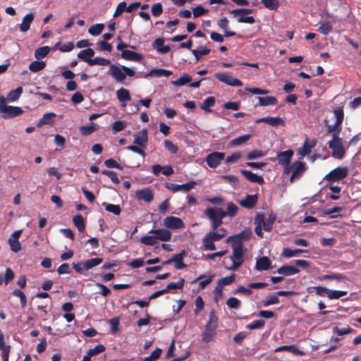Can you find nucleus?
Returning a JSON list of instances; mask_svg holds the SVG:
<instances>
[{"label":"nucleus","instance_id":"nucleus-1","mask_svg":"<svg viewBox=\"0 0 361 361\" xmlns=\"http://www.w3.org/2000/svg\"><path fill=\"white\" fill-rule=\"evenodd\" d=\"M336 122L331 123V119L324 118V123L329 133H332V138L328 142L329 147L332 150V157L335 159H341L345 154V149L343 145L342 138L339 133L342 130V123L344 119V114L342 111H335Z\"/></svg>","mask_w":361,"mask_h":361},{"label":"nucleus","instance_id":"nucleus-2","mask_svg":"<svg viewBox=\"0 0 361 361\" xmlns=\"http://www.w3.org/2000/svg\"><path fill=\"white\" fill-rule=\"evenodd\" d=\"M218 320L215 311L212 310L209 313V320L205 326V331L202 336L203 342L209 343L215 336L218 326Z\"/></svg>","mask_w":361,"mask_h":361},{"label":"nucleus","instance_id":"nucleus-3","mask_svg":"<svg viewBox=\"0 0 361 361\" xmlns=\"http://www.w3.org/2000/svg\"><path fill=\"white\" fill-rule=\"evenodd\" d=\"M204 214L211 221L212 230L216 231L223 224L225 214L222 208L207 207Z\"/></svg>","mask_w":361,"mask_h":361},{"label":"nucleus","instance_id":"nucleus-4","mask_svg":"<svg viewBox=\"0 0 361 361\" xmlns=\"http://www.w3.org/2000/svg\"><path fill=\"white\" fill-rule=\"evenodd\" d=\"M0 112L4 118L8 119L20 115L23 111L20 107L6 105V99L4 96H1Z\"/></svg>","mask_w":361,"mask_h":361},{"label":"nucleus","instance_id":"nucleus-5","mask_svg":"<svg viewBox=\"0 0 361 361\" xmlns=\"http://www.w3.org/2000/svg\"><path fill=\"white\" fill-rule=\"evenodd\" d=\"M233 250V255L231 257L232 265L226 267L228 270H237L243 263L244 257L243 255V247L235 245H231Z\"/></svg>","mask_w":361,"mask_h":361},{"label":"nucleus","instance_id":"nucleus-6","mask_svg":"<svg viewBox=\"0 0 361 361\" xmlns=\"http://www.w3.org/2000/svg\"><path fill=\"white\" fill-rule=\"evenodd\" d=\"M348 174V169L347 167H337L327 173L324 177V180L328 182H336L346 178Z\"/></svg>","mask_w":361,"mask_h":361},{"label":"nucleus","instance_id":"nucleus-7","mask_svg":"<svg viewBox=\"0 0 361 361\" xmlns=\"http://www.w3.org/2000/svg\"><path fill=\"white\" fill-rule=\"evenodd\" d=\"M252 235V232L250 230H244L240 233L237 235H234L233 236H229L227 238V242H231V245H235L238 247H243V240H247L250 238Z\"/></svg>","mask_w":361,"mask_h":361},{"label":"nucleus","instance_id":"nucleus-8","mask_svg":"<svg viewBox=\"0 0 361 361\" xmlns=\"http://www.w3.org/2000/svg\"><path fill=\"white\" fill-rule=\"evenodd\" d=\"M215 78L220 82L231 87H242L243 85L240 80L226 73H217L215 74Z\"/></svg>","mask_w":361,"mask_h":361},{"label":"nucleus","instance_id":"nucleus-9","mask_svg":"<svg viewBox=\"0 0 361 361\" xmlns=\"http://www.w3.org/2000/svg\"><path fill=\"white\" fill-rule=\"evenodd\" d=\"M197 183L194 180L189 181L186 183L182 185L174 184L171 183H166L165 188L168 190H170L173 192H177L178 191H183L184 192H187L194 188Z\"/></svg>","mask_w":361,"mask_h":361},{"label":"nucleus","instance_id":"nucleus-10","mask_svg":"<svg viewBox=\"0 0 361 361\" xmlns=\"http://www.w3.org/2000/svg\"><path fill=\"white\" fill-rule=\"evenodd\" d=\"M220 235L216 233L215 231L212 230L209 232L204 238L203 239V246L204 250H216V246L214 243L215 241L220 240Z\"/></svg>","mask_w":361,"mask_h":361},{"label":"nucleus","instance_id":"nucleus-11","mask_svg":"<svg viewBox=\"0 0 361 361\" xmlns=\"http://www.w3.org/2000/svg\"><path fill=\"white\" fill-rule=\"evenodd\" d=\"M224 157L225 153L215 152L209 154L205 159V161L210 168L216 169L218 166L220 165L221 161L224 159Z\"/></svg>","mask_w":361,"mask_h":361},{"label":"nucleus","instance_id":"nucleus-12","mask_svg":"<svg viewBox=\"0 0 361 361\" xmlns=\"http://www.w3.org/2000/svg\"><path fill=\"white\" fill-rule=\"evenodd\" d=\"M163 225L169 229H181L185 228V224L179 217L169 216L164 219Z\"/></svg>","mask_w":361,"mask_h":361},{"label":"nucleus","instance_id":"nucleus-13","mask_svg":"<svg viewBox=\"0 0 361 361\" xmlns=\"http://www.w3.org/2000/svg\"><path fill=\"white\" fill-rule=\"evenodd\" d=\"M306 171V165L305 162L294 161L293 171L290 178V181L293 183L295 180L299 179Z\"/></svg>","mask_w":361,"mask_h":361},{"label":"nucleus","instance_id":"nucleus-14","mask_svg":"<svg viewBox=\"0 0 361 361\" xmlns=\"http://www.w3.org/2000/svg\"><path fill=\"white\" fill-rule=\"evenodd\" d=\"M186 256L185 250H182L180 253L174 255L171 259L166 260L163 264H169L172 262H175V268L177 269H182L186 267V264L183 263V258Z\"/></svg>","mask_w":361,"mask_h":361},{"label":"nucleus","instance_id":"nucleus-15","mask_svg":"<svg viewBox=\"0 0 361 361\" xmlns=\"http://www.w3.org/2000/svg\"><path fill=\"white\" fill-rule=\"evenodd\" d=\"M148 142L147 129H142L134 134L133 143L140 147L145 148Z\"/></svg>","mask_w":361,"mask_h":361},{"label":"nucleus","instance_id":"nucleus-16","mask_svg":"<svg viewBox=\"0 0 361 361\" xmlns=\"http://www.w3.org/2000/svg\"><path fill=\"white\" fill-rule=\"evenodd\" d=\"M109 74L118 82L123 83L126 80V73L122 69V66L118 67L116 65H111Z\"/></svg>","mask_w":361,"mask_h":361},{"label":"nucleus","instance_id":"nucleus-17","mask_svg":"<svg viewBox=\"0 0 361 361\" xmlns=\"http://www.w3.org/2000/svg\"><path fill=\"white\" fill-rule=\"evenodd\" d=\"M135 196L138 200H143L146 202H151L154 200V194L149 188L136 190Z\"/></svg>","mask_w":361,"mask_h":361},{"label":"nucleus","instance_id":"nucleus-18","mask_svg":"<svg viewBox=\"0 0 361 361\" xmlns=\"http://www.w3.org/2000/svg\"><path fill=\"white\" fill-rule=\"evenodd\" d=\"M294 152L292 149H288L277 154V161L279 165H288L293 157Z\"/></svg>","mask_w":361,"mask_h":361},{"label":"nucleus","instance_id":"nucleus-19","mask_svg":"<svg viewBox=\"0 0 361 361\" xmlns=\"http://www.w3.org/2000/svg\"><path fill=\"white\" fill-rule=\"evenodd\" d=\"M258 201L257 195H247L240 200V205L245 209H251L255 207Z\"/></svg>","mask_w":361,"mask_h":361},{"label":"nucleus","instance_id":"nucleus-20","mask_svg":"<svg viewBox=\"0 0 361 361\" xmlns=\"http://www.w3.org/2000/svg\"><path fill=\"white\" fill-rule=\"evenodd\" d=\"M149 233H153L155 235L157 240L161 241H169L171 238V233L164 228L152 229Z\"/></svg>","mask_w":361,"mask_h":361},{"label":"nucleus","instance_id":"nucleus-21","mask_svg":"<svg viewBox=\"0 0 361 361\" xmlns=\"http://www.w3.org/2000/svg\"><path fill=\"white\" fill-rule=\"evenodd\" d=\"M240 173L245 179L251 183H256L260 185L264 183V178L262 176H258L250 171L242 169L240 170Z\"/></svg>","mask_w":361,"mask_h":361},{"label":"nucleus","instance_id":"nucleus-22","mask_svg":"<svg viewBox=\"0 0 361 361\" xmlns=\"http://www.w3.org/2000/svg\"><path fill=\"white\" fill-rule=\"evenodd\" d=\"M256 123H266L271 126H283L284 124V121L282 118L280 117H263L258 118L255 121Z\"/></svg>","mask_w":361,"mask_h":361},{"label":"nucleus","instance_id":"nucleus-23","mask_svg":"<svg viewBox=\"0 0 361 361\" xmlns=\"http://www.w3.org/2000/svg\"><path fill=\"white\" fill-rule=\"evenodd\" d=\"M271 261L268 257H261L257 259L255 269L258 271H265L271 269Z\"/></svg>","mask_w":361,"mask_h":361},{"label":"nucleus","instance_id":"nucleus-24","mask_svg":"<svg viewBox=\"0 0 361 361\" xmlns=\"http://www.w3.org/2000/svg\"><path fill=\"white\" fill-rule=\"evenodd\" d=\"M228 23H229V21L227 19V18H226V17L220 19L217 23L218 26L221 29L224 30V37H229L237 35L238 37H240V35H237L235 33V32L228 30Z\"/></svg>","mask_w":361,"mask_h":361},{"label":"nucleus","instance_id":"nucleus-25","mask_svg":"<svg viewBox=\"0 0 361 361\" xmlns=\"http://www.w3.org/2000/svg\"><path fill=\"white\" fill-rule=\"evenodd\" d=\"M276 272L284 276H291L298 274L300 272V269L297 267L286 264L279 267L276 270Z\"/></svg>","mask_w":361,"mask_h":361},{"label":"nucleus","instance_id":"nucleus-26","mask_svg":"<svg viewBox=\"0 0 361 361\" xmlns=\"http://www.w3.org/2000/svg\"><path fill=\"white\" fill-rule=\"evenodd\" d=\"M315 145V140H310L308 138H307L304 142L302 147L298 149V154L302 156L308 155L311 152L312 149L314 148Z\"/></svg>","mask_w":361,"mask_h":361},{"label":"nucleus","instance_id":"nucleus-27","mask_svg":"<svg viewBox=\"0 0 361 361\" xmlns=\"http://www.w3.org/2000/svg\"><path fill=\"white\" fill-rule=\"evenodd\" d=\"M152 46L154 49L157 50L158 52L161 54H166L168 53L171 47L169 45H164V38H157L152 43Z\"/></svg>","mask_w":361,"mask_h":361},{"label":"nucleus","instance_id":"nucleus-28","mask_svg":"<svg viewBox=\"0 0 361 361\" xmlns=\"http://www.w3.org/2000/svg\"><path fill=\"white\" fill-rule=\"evenodd\" d=\"M121 57L132 61H140L142 59L141 54L131 50H123L121 53Z\"/></svg>","mask_w":361,"mask_h":361},{"label":"nucleus","instance_id":"nucleus-29","mask_svg":"<svg viewBox=\"0 0 361 361\" xmlns=\"http://www.w3.org/2000/svg\"><path fill=\"white\" fill-rule=\"evenodd\" d=\"M262 223H263V214L258 213L257 214L254 219V224L255 225V232L257 234V235L261 238H263V228L262 226Z\"/></svg>","mask_w":361,"mask_h":361},{"label":"nucleus","instance_id":"nucleus-30","mask_svg":"<svg viewBox=\"0 0 361 361\" xmlns=\"http://www.w3.org/2000/svg\"><path fill=\"white\" fill-rule=\"evenodd\" d=\"M34 18L35 16L32 13L25 15L23 18L21 24L20 25V31L23 32H27L30 29V25L32 23Z\"/></svg>","mask_w":361,"mask_h":361},{"label":"nucleus","instance_id":"nucleus-31","mask_svg":"<svg viewBox=\"0 0 361 361\" xmlns=\"http://www.w3.org/2000/svg\"><path fill=\"white\" fill-rule=\"evenodd\" d=\"M172 74V71L162 69V68H154L152 69L146 76H153L157 78L161 77H169Z\"/></svg>","mask_w":361,"mask_h":361},{"label":"nucleus","instance_id":"nucleus-32","mask_svg":"<svg viewBox=\"0 0 361 361\" xmlns=\"http://www.w3.org/2000/svg\"><path fill=\"white\" fill-rule=\"evenodd\" d=\"M56 114L49 112L43 115L42 118L38 121L37 126L42 127L44 125H52L54 123L53 118L56 117Z\"/></svg>","mask_w":361,"mask_h":361},{"label":"nucleus","instance_id":"nucleus-33","mask_svg":"<svg viewBox=\"0 0 361 361\" xmlns=\"http://www.w3.org/2000/svg\"><path fill=\"white\" fill-rule=\"evenodd\" d=\"M302 252L308 253L309 251L307 250L295 249L292 250L288 247H286L283 250L281 255L286 258H290L293 257L298 256Z\"/></svg>","mask_w":361,"mask_h":361},{"label":"nucleus","instance_id":"nucleus-34","mask_svg":"<svg viewBox=\"0 0 361 361\" xmlns=\"http://www.w3.org/2000/svg\"><path fill=\"white\" fill-rule=\"evenodd\" d=\"M259 103L258 105L267 106L270 105H276L278 102L277 99L275 97H258Z\"/></svg>","mask_w":361,"mask_h":361},{"label":"nucleus","instance_id":"nucleus-35","mask_svg":"<svg viewBox=\"0 0 361 361\" xmlns=\"http://www.w3.org/2000/svg\"><path fill=\"white\" fill-rule=\"evenodd\" d=\"M94 54V51L91 48H87L80 51L78 54V57L88 63L89 60H92L91 57L93 56Z\"/></svg>","mask_w":361,"mask_h":361},{"label":"nucleus","instance_id":"nucleus-36","mask_svg":"<svg viewBox=\"0 0 361 361\" xmlns=\"http://www.w3.org/2000/svg\"><path fill=\"white\" fill-rule=\"evenodd\" d=\"M98 128V126L94 123H91L90 126H82L80 127V133L84 135L87 136L93 133Z\"/></svg>","mask_w":361,"mask_h":361},{"label":"nucleus","instance_id":"nucleus-37","mask_svg":"<svg viewBox=\"0 0 361 361\" xmlns=\"http://www.w3.org/2000/svg\"><path fill=\"white\" fill-rule=\"evenodd\" d=\"M116 95L118 99L121 102H126L131 99L129 91L123 87L117 90Z\"/></svg>","mask_w":361,"mask_h":361},{"label":"nucleus","instance_id":"nucleus-38","mask_svg":"<svg viewBox=\"0 0 361 361\" xmlns=\"http://www.w3.org/2000/svg\"><path fill=\"white\" fill-rule=\"evenodd\" d=\"M73 222L75 226L77 227L78 230L80 232L85 231V223L84 219L81 214H77V215L74 216L73 218Z\"/></svg>","mask_w":361,"mask_h":361},{"label":"nucleus","instance_id":"nucleus-39","mask_svg":"<svg viewBox=\"0 0 361 361\" xmlns=\"http://www.w3.org/2000/svg\"><path fill=\"white\" fill-rule=\"evenodd\" d=\"M102 206L104 207L107 212L113 213L115 215H120L121 213V208L119 204L103 202Z\"/></svg>","mask_w":361,"mask_h":361},{"label":"nucleus","instance_id":"nucleus-40","mask_svg":"<svg viewBox=\"0 0 361 361\" xmlns=\"http://www.w3.org/2000/svg\"><path fill=\"white\" fill-rule=\"evenodd\" d=\"M46 66V63L42 61H34L30 63L29 65V69L31 72L37 73L42 69H44Z\"/></svg>","mask_w":361,"mask_h":361},{"label":"nucleus","instance_id":"nucleus-41","mask_svg":"<svg viewBox=\"0 0 361 361\" xmlns=\"http://www.w3.org/2000/svg\"><path fill=\"white\" fill-rule=\"evenodd\" d=\"M111 64V61L109 59H106L102 57H95L94 59H92V60H89L88 65L90 66H106Z\"/></svg>","mask_w":361,"mask_h":361},{"label":"nucleus","instance_id":"nucleus-42","mask_svg":"<svg viewBox=\"0 0 361 361\" xmlns=\"http://www.w3.org/2000/svg\"><path fill=\"white\" fill-rule=\"evenodd\" d=\"M215 101L216 99L214 97H208L204 100L200 107L202 109L207 112H212V109H210L209 108L214 106Z\"/></svg>","mask_w":361,"mask_h":361},{"label":"nucleus","instance_id":"nucleus-43","mask_svg":"<svg viewBox=\"0 0 361 361\" xmlns=\"http://www.w3.org/2000/svg\"><path fill=\"white\" fill-rule=\"evenodd\" d=\"M23 93V87H18L14 90H11L7 94V99L9 102H15L19 99Z\"/></svg>","mask_w":361,"mask_h":361},{"label":"nucleus","instance_id":"nucleus-44","mask_svg":"<svg viewBox=\"0 0 361 361\" xmlns=\"http://www.w3.org/2000/svg\"><path fill=\"white\" fill-rule=\"evenodd\" d=\"M102 262V258H92L84 262V267L85 270H89L96 266L99 265Z\"/></svg>","mask_w":361,"mask_h":361},{"label":"nucleus","instance_id":"nucleus-45","mask_svg":"<svg viewBox=\"0 0 361 361\" xmlns=\"http://www.w3.org/2000/svg\"><path fill=\"white\" fill-rule=\"evenodd\" d=\"M319 27L318 29V31H319L321 33L324 35H328L330 32H331L333 27L332 24L329 21H320L319 22Z\"/></svg>","mask_w":361,"mask_h":361},{"label":"nucleus","instance_id":"nucleus-46","mask_svg":"<svg viewBox=\"0 0 361 361\" xmlns=\"http://www.w3.org/2000/svg\"><path fill=\"white\" fill-rule=\"evenodd\" d=\"M238 211V207L233 202H229L227 204L226 210L224 211L225 217H233L237 214Z\"/></svg>","mask_w":361,"mask_h":361},{"label":"nucleus","instance_id":"nucleus-47","mask_svg":"<svg viewBox=\"0 0 361 361\" xmlns=\"http://www.w3.org/2000/svg\"><path fill=\"white\" fill-rule=\"evenodd\" d=\"M192 54L195 57L196 61H199L200 60V57L202 56L207 55L209 54L211 51V49L209 48H207L206 47H201L200 49H192L191 50Z\"/></svg>","mask_w":361,"mask_h":361},{"label":"nucleus","instance_id":"nucleus-48","mask_svg":"<svg viewBox=\"0 0 361 361\" xmlns=\"http://www.w3.org/2000/svg\"><path fill=\"white\" fill-rule=\"evenodd\" d=\"M344 279H345V276L343 274H339V273H332V274H324L319 277V279L320 281L326 280V279L341 281Z\"/></svg>","mask_w":361,"mask_h":361},{"label":"nucleus","instance_id":"nucleus-49","mask_svg":"<svg viewBox=\"0 0 361 361\" xmlns=\"http://www.w3.org/2000/svg\"><path fill=\"white\" fill-rule=\"evenodd\" d=\"M50 51V48L48 46L41 47L35 51V57L39 60L45 57Z\"/></svg>","mask_w":361,"mask_h":361},{"label":"nucleus","instance_id":"nucleus-50","mask_svg":"<svg viewBox=\"0 0 361 361\" xmlns=\"http://www.w3.org/2000/svg\"><path fill=\"white\" fill-rule=\"evenodd\" d=\"M261 3L269 10H277L280 6L279 0H261Z\"/></svg>","mask_w":361,"mask_h":361},{"label":"nucleus","instance_id":"nucleus-51","mask_svg":"<svg viewBox=\"0 0 361 361\" xmlns=\"http://www.w3.org/2000/svg\"><path fill=\"white\" fill-rule=\"evenodd\" d=\"M104 24L97 23L91 25L88 30V32L90 35L93 36H97L102 33V30H104Z\"/></svg>","mask_w":361,"mask_h":361},{"label":"nucleus","instance_id":"nucleus-52","mask_svg":"<svg viewBox=\"0 0 361 361\" xmlns=\"http://www.w3.org/2000/svg\"><path fill=\"white\" fill-rule=\"evenodd\" d=\"M251 137L250 135H244L242 136H239L236 138L233 139L231 141V145L232 146H239L240 145H243L247 141H248Z\"/></svg>","mask_w":361,"mask_h":361},{"label":"nucleus","instance_id":"nucleus-53","mask_svg":"<svg viewBox=\"0 0 361 361\" xmlns=\"http://www.w3.org/2000/svg\"><path fill=\"white\" fill-rule=\"evenodd\" d=\"M185 280L183 279H180V281L177 283L171 282L169 283L166 288V293H168L171 290H175V289H182L184 286Z\"/></svg>","mask_w":361,"mask_h":361},{"label":"nucleus","instance_id":"nucleus-54","mask_svg":"<svg viewBox=\"0 0 361 361\" xmlns=\"http://www.w3.org/2000/svg\"><path fill=\"white\" fill-rule=\"evenodd\" d=\"M262 305L264 307H268L271 305H275L279 303V297H277L276 294H273L269 295L267 299L262 301Z\"/></svg>","mask_w":361,"mask_h":361},{"label":"nucleus","instance_id":"nucleus-55","mask_svg":"<svg viewBox=\"0 0 361 361\" xmlns=\"http://www.w3.org/2000/svg\"><path fill=\"white\" fill-rule=\"evenodd\" d=\"M348 294L347 291L345 290H336L329 289L328 298L331 300L338 299L341 297L345 296Z\"/></svg>","mask_w":361,"mask_h":361},{"label":"nucleus","instance_id":"nucleus-56","mask_svg":"<svg viewBox=\"0 0 361 361\" xmlns=\"http://www.w3.org/2000/svg\"><path fill=\"white\" fill-rule=\"evenodd\" d=\"M191 81V77L188 75H184L183 76L179 78L178 80L172 81L171 83L174 86H183L186 85L187 83Z\"/></svg>","mask_w":361,"mask_h":361},{"label":"nucleus","instance_id":"nucleus-57","mask_svg":"<svg viewBox=\"0 0 361 361\" xmlns=\"http://www.w3.org/2000/svg\"><path fill=\"white\" fill-rule=\"evenodd\" d=\"M140 243L146 245H154L157 243V240L154 235H145L140 238Z\"/></svg>","mask_w":361,"mask_h":361},{"label":"nucleus","instance_id":"nucleus-58","mask_svg":"<svg viewBox=\"0 0 361 361\" xmlns=\"http://www.w3.org/2000/svg\"><path fill=\"white\" fill-rule=\"evenodd\" d=\"M235 279V275L234 274H231L230 276L222 278L219 280L218 285L224 287L225 286H228L231 284Z\"/></svg>","mask_w":361,"mask_h":361},{"label":"nucleus","instance_id":"nucleus-59","mask_svg":"<svg viewBox=\"0 0 361 361\" xmlns=\"http://www.w3.org/2000/svg\"><path fill=\"white\" fill-rule=\"evenodd\" d=\"M265 325V321L263 319L255 320L250 324H247L246 329H262Z\"/></svg>","mask_w":361,"mask_h":361},{"label":"nucleus","instance_id":"nucleus-60","mask_svg":"<svg viewBox=\"0 0 361 361\" xmlns=\"http://www.w3.org/2000/svg\"><path fill=\"white\" fill-rule=\"evenodd\" d=\"M12 294H13V295L20 298V305L22 307H24L26 305L27 298H26L25 293L22 290H20L19 289H16L13 291Z\"/></svg>","mask_w":361,"mask_h":361},{"label":"nucleus","instance_id":"nucleus-61","mask_svg":"<svg viewBox=\"0 0 361 361\" xmlns=\"http://www.w3.org/2000/svg\"><path fill=\"white\" fill-rule=\"evenodd\" d=\"M226 305L231 309H239L241 303L238 298L231 297L226 300Z\"/></svg>","mask_w":361,"mask_h":361},{"label":"nucleus","instance_id":"nucleus-62","mask_svg":"<svg viewBox=\"0 0 361 361\" xmlns=\"http://www.w3.org/2000/svg\"><path fill=\"white\" fill-rule=\"evenodd\" d=\"M162 350L157 348H156L149 356L145 357L142 359L143 361H156L161 355Z\"/></svg>","mask_w":361,"mask_h":361},{"label":"nucleus","instance_id":"nucleus-63","mask_svg":"<svg viewBox=\"0 0 361 361\" xmlns=\"http://www.w3.org/2000/svg\"><path fill=\"white\" fill-rule=\"evenodd\" d=\"M333 331L334 332L336 333L338 336H343L355 332V330L351 327L338 328V326H335L334 327Z\"/></svg>","mask_w":361,"mask_h":361},{"label":"nucleus","instance_id":"nucleus-64","mask_svg":"<svg viewBox=\"0 0 361 361\" xmlns=\"http://www.w3.org/2000/svg\"><path fill=\"white\" fill-rule=\"evenodd\" d=\"M104 165L109 169H123V166L114 159H109L104 161Z\"/></svg>","mask_w":361,"mask_h":361}]
</instances>
